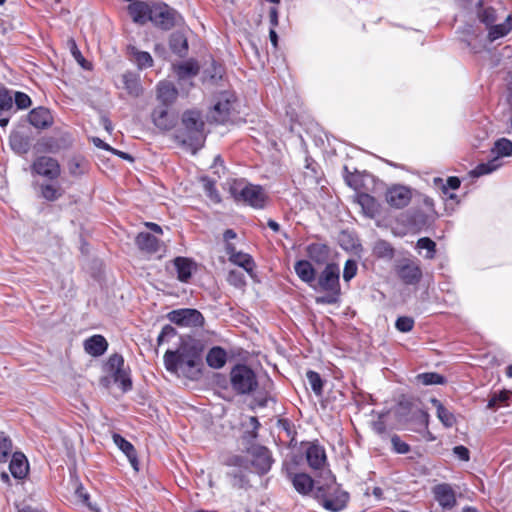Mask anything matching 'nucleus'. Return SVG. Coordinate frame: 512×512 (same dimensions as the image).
I'll list each match as a JSON object with an SVG mask.
<instances>
[{
    "label": "nucleus",
    "instance_id": "45",
    "mask_svg": "<svg viewBox=\"0 0 512 512\" xmlns=\"http://www.w3.org/2000/svg\"><path fill=\"white\" fill-rule=\"evenodd\" d=\"M373 252L376 256L381 258H392L394 254L392 246L383 240H379L375 243Z\"/></svg>",
    "mask_w": 512,
    "mask_h": 512
},
{
    "label": "nucleus",
    "instance_id": "41",
    "mask_svg": "<svg viewBox=\"0 0 512 512\" xmlns=\"http://www.w3.org/2000/svg\"><path fill=\"white\" fill-rule=\"evenodd\" d=\"M164 364L168 371H180V350L178 352L167 351L164 355Z\"/></svg>",
    "mask_w": 512,
    "mask_h": 512
},
{
    "label": "nucleus",
    "instance_id": "13",
    "mask_svg": "<svg viewBox=\"0 0 512 512\" xmlns=\"http://www.w3.org/2000/svg\"><path fill=\"white\" fill-rule=\"evenodd\" d=\"M251 465L258 474L267 473L272 466V458L269 450L263 446H254L250 449Z\"/></svg>",
    "mask_w": 512,
    "mask_h": 512
},
{
    "label": "nucleus",
    "instance_id": "55",
    "mask_svg": "<svg viewBox=\"0 0 512 512\" xmlns=\"http://www.w3.org/2000/svg\"><path fill=\"white\" fill-rule=\"evenodd\" d=\"M395 326L400 332L406 333L413 329L414 320L410 317H399L396 320Z\"/></svg>",
    "mask_w": 512,
    "mask_h": 512
},
{
    "label": "nucleus",
    "instance_id": "51",
    "mask_svg": "<svg viewBox=\"0 0 512 512\" xmlns=\"http://www.w3.org/2000/svg\"><path fill=\"white\" fill-rule=\"evenodd\" d=\"M479 18L481 22L486 24L488 29L492 26V24L496 21V12L493 8H485L479 13Z\"/></svg>",
    "mask_w": 512,
    "mask_h": 512
},
{
    "label": "nucleus",
    "instance_id": "12",
    "mask_svg": "<svg viewBox=\"0 0 512 512\" xmlns=\"http://www.w3.org/2000/svg\"><path fill=\"white\" fill-rule=\"evenodd\" d=\"M399 278L408 285L416 284L422 277V270L419 264L410 259H404L399 262L396 268Z\"/></svg>",
    "mask_w": 512,
    "mask_h": 512
},
{
    "label": "nucleus",
    "instance_id": "32",
    "mask_svg": "<svg viewBox=\"0 0 512 512\" xmlns=\"http://www.w3.org/2000/svg\"><path fill=\"white\" fill-rule=\"evenodd\" d=\"M227 360V354L221 347H213L206 356L207 364L214 368H222Z\"/></svg>",
    "mask_w": 512,
    "mask_h": 512
},
{
    "label": "nucleus",
    "instance_id": "17",
    "mask_svg": "<svg viewBox=\"0 0 512 512\" xmlns=\"http://www.w3.org/2000/svg\"><path fill=\"white\" fill-rule=\"evenodd\" d=\"M306 459L312 469H321L326 463L325 449L318 444H311L306 450Z\"/></svg>",
    "mask_w": 512,
    "mask_h": 512
},
{
    "label": "nucleus",
    "instance_id": "60",
    "mask_svg": "<svg viewBox=\"0 0 512 512\" xmlns=\"http://www.w3.org/2000/svg\"><path fill=\"white\" fill-rule=\"evenodd\" d=\"M453 454L461 461L468 462L470 460V451L463 445L455 446Z\"/></svg>",
    "mask_w": 512,
    "mask_h": 512
},
{
    "label": "nucleus",
    "instance_id": "39",
    "mask_svg": "<svg viewBox=\"0 0 512 512\" xmlns=\"http://www.w3.org/2000/svg\"><path fill=\"white\" fill-rule=\"evenodd\" d=\"M10 146L19 154H24L29 149V141L19 133H13L10 135Z\"/></svg>",
    "mask_w": 512,
    "mask_h": 512
},
{
    "label": "nucleus",
    "instance_id": "30",
    "mask_svg": "<svg viewBox=\"0 0 512 512\" xmlns=\"http://www.w3.org/2000/svg\"><path fill=\"white\" fill-rule=\"evenodd\" d=\"M174 265L177 270L178 279L181 282H187L194 270V263L183 257H178L174 260Z\"/></svg>",
    "mask_w": 512,
    "mask_h": 512
},
{
    "label": "nucleus",
    "instance_id": "38",
    "mask_svg": "<svg viewBox=\"0 0 512 512\" xmlns=\"http://www.w3.org/2000/svg\"><path fill=\"white\" fill-rule=\"evenodd\" d=\"M492 152L496 157H507L512 155V142L509 139L501 138L494 143Z\"/></svg>",
    "mask_w": 512,
    "mask_h": 512
},
{
    "label": "nucleus",
    "instance_id": "8",
    "mask_svg": "<svg viewBox=\"0 0 512 512\" xmlns=\"http://www.w3.org/2000/svg\"><path fill=\"white\" fill-rule=\"evenodd\" d=\"M32 171L49 180L59 177L61 169L58 161L52 157H38L32 164Z\"/></svg>",
    "mask_w": 512,
    "mask_h": 512
},
{
    "label": "nucleus",
    "instance_id": "64",
    "mask_svg": "<svg viewBox=\"0 0 512 512\" xmlns=\"http://www.w3.org/2000/svg\"><path fill=\"white\" fill-rule=\"evenodd\" d=\"M417 418L419 422L425 427H428L429 423V414L426 411L418 410L417 411Z\"/></svg>",
    "mask_w": 512,
    "mask_h": 512
},
{
    "label": "nucleus",
    "instance_id": "48",
    "mask_svg": "<svg viewBox=\"0 0 512 512\" xmlns=\"http://www.w3.org/2000/svg\"><path fill=\"white\" fill-rule=\"evenodd\" d=\"M41 194L48 201H55L61 196L60 188L54 184L41 186Z\"/></svg>",
    "mask_w": 512,
    "mask_h": 512
},
{
    "label": "nucleus",
    "instance_id": "9",
    "mask_svg": "<svg viewBox=\"0 0 512 512\" xmlns=\"http://www.w3.org/2000/svg\"><path fill=\"white\" fill-rule=\"evenodd\" d=\"M412 198V191L404 185H393L387 189L385 199L387 203L396 209L406 207Z\"/></svg>",
    "mask_w": 512,
    "mask_h": 512
},
{
    "label": "nucleus",
    "instance_id": "42",
    "mask_svg": "<svg viewBox=\"0 0 512 512\" xmlns=\"http://www.w3.org/2000/svg\"><path fill=\"white\" fill-rule=\"evenodd\" d=\"M416 248L421 250H426L425 258L433 259L436 253V244L428 237L420 238L416 243Z\"/></svg>",
    "mask_w": 512,
    "mask_h": 512
},
{
    "label": "nucleus",
    "instance_id": "34",
    "mask_svg": "<svg viewBox=\"0 0 512 512\" xmlns=\"http://www.w3.org/2000/svg\"><path fill=\"white\" fill-rule=\"evenodd\" d=\"M122 80L124 88L130 95L137 97L142 93V86L136 74L127 72L123 74Z\"/></svg>",
    "mask_w": 512,
    "mask_h": 512
},
{
    "label": "nucleus",
    "instance_id": "33",
    "mask_svg": "<svg viewBox=\"0 0 512 512\" xmlns=\"http://www.w3.org/2000/svg\"><path fill=\"white\" fill-rule=\"evenodd\" d=\"M291 481L296 491L304 495L308 494L313 488L312 478L305 473L293 475Z\"/></svg>",
    "mask_w": 512,
    "mask_h": 512
},
{
    "label": "nucleus",
    "instance_id": "59",
    "mask_svg": "<svg viewBox=\"0 0 512 512\" xmlns=\"http://www.w3.org/2000/svg\"><path fill=\"white\" fill-rule=\"evenodd\" d=\"M340 292H328L325 296H319L316 298L318 304H335L338 302Z\"/></svg>",
    "mask_w": 512,
    "mask_h": 512
},
{
    "label": "nucleus",
    "instance_id": "26",
    "mask_svg": "<svg viewBox=\"0 0 512 512\" xmlns=\"http://www.w3.org/2000/svg\"><path fill=\"white\" fill-rule=\"evenodd\" d=\"M113 441L115 445L128 457L134 469L137 470L136 451L133 445L119 434L113 435Z\"/></svg>",
    "mask_w": 512,
    "mask_h": 512
},
{
    "label": "nucleus",
    "instance_id": "23",
    "mask_svg": "<svg viewBox=\"0 0 512 512\" xmlns=\"http://www.w3.org/2000/svg\"><path fill=\"white\" fill-rule=\"evenodd\" d=\"M357 203L361 206L363 213L369 218H374L379 213L378 202L367 193L358 194Z\"/></svg>",
    "mask_w": 512,
    "mask_h": 512
},
{
    "label": "nucleus",
    "instance_id": "63",
    "mask_svg": "<svg viewBox=\"0 0 512 512\" xmlns=\"http://www.w3.org/2000/svg\"><path fill=\"white\" fill-rule=\"evenodd\" d=\"M269 20H270V25H271V28H276L278 26V23H279V19H278V10L276 7H272L270 8V11H269Z\"/></svg>",
    "mask_w": 512,
    "mask_h": 512
},
{
    "label": "nucleus",
    "instance_id": "20",
    "mask_svg": "<svg viewBox=\"0 0 512 512\" xmlns=\"http://www.w3.org/2000/svg\"><path fill=\"white\" fill-rule=\"evenodd\" d=\"M152 9L145 2L135 1L128 6V12L135 23L144 24L149 20Z\"/></svg>",
    "mask_w": 512,
    "mask_h": 512
},
{
    "label": "nucleus",
    "instance_id": "50",
    "mask_svg": "<svg viewBox=\"0 0 512 512\" xmlns=\"http://www.w3.org/2000/svg\"><path fill=\"white\" fill-rule=\"evenodd\" d=\"M357 270H358V267H357L356 261H354L352 259H348L344 265L343 279L346 282H349L352 278H354L356 276Z\"/></svg>",
    "mask_w": 512,
    "mask_h": 512
},
{
    "label": "nucleus",
    "instance_id": "2",
    "mask_svg": "<svg viewBox=\"0 0 512 512\" xmlns=\"http://www.w3.org/2000/svg\"><path fill=\"white\" fill-rule=\"evenodd\" d=\"M230 193L238 202H243L253 208H264L267 195L263 188L246 182L243 179L233 180L230 184Z\"/></svg>",
    "mask_w": 512,
    "mask_h": 512
},
{
    "label": "nucleus",
    "instance_id": "15",
    "mask_svg": "<svg viewBox=\"0 0 512 512\" xmlns=\"http://www.w3.org/2000/svg\"><path fill=\"white\" fill-rule=\"evenodd\" d=\"M151 117L154 125L161 130H170L175 125V117L169 113L168 106H157Z\"/></svg>",
    "mask_w": 512,
    "mask_h": 512
},
{
    "label": "nucleus",
    "instance_id": "57",
    "mask_svg": "<svg viewBox=\"0 0 512 512\" xmlns=\"http://www.w3.org/2000/svg\"><path fill=\"white\" fill-rule=\"evenodd\" d=\"M171 48L177 53H181L187 49V42L181 35H173L171 40Z\"/></svg>",
    "mask_w": 512,
    "mask_h": 512
},
{
    "label": "nucleus",
    "instance_id": "49",
    "mask_svg": "<svg viewBox=\"0 0 512 512\" xmlns=\"http://www.w3.org/2000/svg\"><path fill=\"white\" fill-rule=\"evenodd\" d=\"M12 451V442L9 437L0 433V462H5Z\"/></svg>",
    "mask_w": 512,
    "mask_h": 512
},
{
    "label": "nucleus",
    "instance_id": "47",
    "mask_svg": "<svg viewBox=\"0 0 512 512\" xmlns=\"http://www.w3.org/2000/svg\"><path fill=\"white\" fill-rule=\"evenodd\" d=\"M306 377L313 392L316 395H321L323 389V382L320 375L317 372L310 370L306 373Z\"/></svg>",
    "mask_w": 512,
    "mask_h": 512
},
{
    "label": "nucleus",
    "instance_id": "19",
    "mask_svg": "<svg viewBox=\"0 0 512 512\" xmlns=\"http://www.w3.org/2000/svg\"><path fill=\"white\" fill-rule=\"evenodd\" d=\"M108 348V343L102 335H94L84 342L85 351L91 356H101Z\"/></svg>",
    "mask_w": 512,
    "mask_h": 512
},
{
    "label": "nucleus",
    "instance_id": "7",
    "mask_svg": "<svg viewBox=\"0 0 512 512\" xmlns=\"http://www.w3.org/2000/svg\"><path fill=\"white\" fill-rule=\"evenodd\" d=\"M149 20L164 30H169L178 24L182 18L174 9L167 5L157 6L152 9Z\"/></svg>",
    "mask_w": 512,
    "mask_h": 512
},
{
    "label": "nucleus",
    "instance_id": "54",
    "mask_svg": "<svg viewBox=\"0 0 512 512\" xmlns=\"http://www.w3.org/2000/svg\"><path fill=\"white\" fill-rule=\"evenodd\" d=\"M76 497L86 506L89 507V509L93 512H98V508L94 506L92 503L89 502V494L85 491V489L79 485L75 490Z\"/></svg>",
    "mask_w": 512,
    "mask_h": 512
},
{
    "label": "nucleus",
    "instance_id": "11",
    "mask_svg": "<svg viewBox=\"0 0 512 512\" xmlns=\"http://www.w3.org/2000/svg\"><path fill=\"white\" fill-rule=\"evenodd\" d=\"M317 287L321 291L340 292L339 269L334 264L327 265L320 274Z\"/></svg>",
    "mask_w": 512,
    "mask_h": 512
},
{
    "label": "nucleus",
    "instance_id": "10",
    "mask_svg": "<svg viewBox=\"0 0 512 512\" xmlns=\"http://www.w3.org/2000/svg\"><path fill=\"white\" fill-rule=\"evenodd\" d=\"M169 320L179 326H201L204 318L202 314L195 309L174 310L168 315Z\"/></svg>",
    "mask_w": 512,
    "mask_h": 512
},
{
    "label": "nucleus",
    "instance_id": "36",
    "mask_svg": "<svg viewBox=\"0 0 512 512\" xmlns=\"http://www.w3.org/2000/svg\"><path fill=\"white\" fill-rule=\"evenodd\" d=\"M501 165L502 162L500 161V159L498 157H494L493 159L489 160L486 163H481L477 165L475 169L471 171V175L473 177L487 175L496 171Z\"/></svg>",
    "mask_w": 512,
    "mask_h": 512
},
{
    "label": "nucleus",
    "instance_id": "53",
    "mask_svg": "<svg viewBox=\"0 0 512 512\" xmlns=\"http://www.w3.org/2000/svg\"><path fill=\"white\" fill-rule=\"evenodd\" d=\"M68 169L72 176H80L85 173V163L79 159H72L68 163Z\"/></svg>",
    "mask_w": 512,
    "mask_h": 512
},
{
    "label": "nucleus",
    "instance_id": "56",
    "mask_svg": "<svg viewBox=\"0 0 512 512\" xmlns=\"http://www.w3.org/2000/svg\"><path fill=\"white\" fill-rule=\"evenodd\" d=\"M15 105L17 109H26L31 105L30 97L23 92H16L14 96Z\"/></svg>",
    "mask_w": 512,
    "mask_h": 512
},
{
    "label": "nucleus",
    "instance_id": "58",
    "mask_svg": "<svg viewBox=\"0 0 512 512\" xmlns=\"http://www.w3.org/2000/svg\"><path fill=\"white\" fill-rule=\"evenodd\" d=\"M391 443L393 449L399 454H405L409 451V446L405 442H403L398 436H393L391 438Z\"/></svg>",
    "mask_w": 512,
    "mask_h": 512
},
{
    "label": "nucleus",
    "instance_id": "46",
    "mask_svg": "<svg viewBox=\"0 0 512 512\" xmlns=\"http://www.w3.org/2000/svg\"><path fill=\"white\" fill-rule=\"evenodd\" d=\"M124 366H125L124 358L122 357V355L113 354L108 358V360L105 364V371L108 375H110L114 371H117Z\"/></svg>",
    "mask_w": 512,
    "mask_h": 512
},
{
    "label": "nucleus",
    "instance_id": "43",
    "mask_svg": "<svg viewBox=\"0 0 512 512\" xmlns=\"http://www.w3.org/2000/svg\"><path fill=\"white\" fill-rule=\"evenodd\" d=\"M201 181L203 183V188L207 197L214 203H220L221 197L217 189L215 188L214 181L210 180L207 177H202Z\"/></svg>",
    "mask_w": 512,
    "mask_h": 512
},
{
    "label": "nucleus",
    "instance_id": "29",
    "mask_svg": "<svg viewBox=\"0 0 512 512\" xmlns=\"http://www.w3.org/2000/svg\"><path fill=\"white\" fill-rule=\"evenodd\" d=\"M512 30V14L508 15L503 23L494 25L489 28L488 38L490 41H495L499 38L506 36Z\"/></svg>",
    "mask_w": 512,
    "mask_h": 512
},
{
    "label": "nucleus",
    "instance_id": "21",
    "mask_svg": "<svg viewBox=\"0 0 512 512\" xmlns=\"http://www.w3.org/2000/svg\"><path fill=\"white\" fill-rule=\"evenodd\" d=\"M11 474L17 479H23L28 473V462L24 454L14 453L9 465Z\"/></svg>",
    "mask_w": 512,
    "mask_h": 512
},
{
    "label": "nucleus",
    "instance_id": "62",
    "mask_svg": "<svg viewBox=\"0 0 512 512\" xmlns=\"http://www.w3.org/2000/svg\"><path fill=\"white\" fill-rule=\"evenodd\" d=\"M460 180L457 177H449L446 181V185L443 187L444 193H446L447 188H450L452 190H456L460 186Z\"/></svg>",
    "mask_w": 512,
    "mask_h": 512
},
{
    "label": "nucleus",
    "instance_id": "35",
    "mask_svg": "<svg viewBox=\"0 0 512 512\" xmlns=\"http://www.w3.org/2000/svg\"><path fill=\"white\" fill-rule=\"evenodd\" d=\"M115 383L119 384L123 392H127L132 388L130 371L125 366L109 375Z\"/></svg>",
    "mask_w": 512,
    "mask_h": 512
},
{
    "label": "nucleus",
    "instance_id": "1",
    "mask_svg": "<svg viewBox=\"0 0 512 512\" xmlns=\"http://www.w3.org/2000/svg\"><path fill=\"white\" fill-rule=\"evenodd\" d=\"M176 139L195 154L204 144V122L197 110L185 111L182 115V126L176 134Z\"/></svg>",
    "mask_w": 512,
    "mask_h": 512
},
{
    "label": "nucleus",
    "instance_id": "52",
    "mask_svg": "<svg viewBox=\"0 0 512 512\" xmlns=\"http://www.w3.org/2000/svg\"><path fill=\"white\" fill-rule=\"evenodd\" d=\"M227 281L237 288H241L245 285L244 274L238 270H231L228 274Z\"/></svg>",
    "mask_w": 512,
    "mask_h": 512
},
{
    "label": "nucleus",
    "instance_id": "27",
    "mask_svg": "<svg viewBox=\"0 0 512 512\" xmlns=\"http://www.w3.org/2000/svg\"><path fill=\"white\" fill-rule=\"evenodd\" d=\"M128 53L139 69L149 68L153 65V59L148 52L140 51L134 46H129Z\"/></svg>",
    "mask_w": 512,
    "mask_h": 512
},
{
    "label": "nucleus",
    "instance_id": "16",
    "mask_svg": "<svg viewBox=\"0 0 512 512\" xmlns=\"http://www.w3.org/2000/svg\"><path fill=\"white\" fill-rule=\"evenodd\" d=\"M157 100L161 103V106L172 105L178 96L176 87L168 81H161L157 85Z\"/></svg>",
    "mask_w": 512,
    "mask_h": 512
},
{
    "label": "nucleus",
    "instance_id": "3",
    "mask_svg": "<svg viewBox=\"0 0 512 512\" xmlns=\"http://www.w3.org/2000/svg\"><path fill=\"white\" fill-rule=\"evenodd\" d=\"M230 383L237 394H250L258 386L255 372L246 365L239 364L230 372Z\"/></svg>",
    "mask_w": 512,
    "mask_h": 512
},
{
    "label": "nucleus",
    "instance_id": "44",
    "mask_svg": "<svg viewBox=\"0 0 512 512\" xmlns=\"http://www.w3.org/2000/svg\"><path fill=\"white\" fill-rule=\"evenodd\" d=\"M416 379L423 385H434L445 383V378L435 372L421 373L416 376Z\"/></svg>",
    "mask_w": 512,
    "mask_h": 512
},
{
    "label": "nucleus",
    "instance_id": "25",
    "mask_svg": "<svg viewBox=\"0 0 512 512\" xmlns=\"http://www.w3.org/2000/svg\"><path fill=\"white\" fill-rule=\"evenodd\" d=\"M295 272L298 277L308 283L312 284L315 281V269L312 264L307 260H299L294 266Z\"/></svg>",
    "mask_w": 512,
    "mask_h": 512
},
{
    "label": "nucleus",
    "instance_id": "31",
    "mask_svg": "<svg viewBox=\"0 0 512 512\" xmlns=\"http://www.w3.org/2000/svg\"><path fill=\"white\" fill-rule=\"evenodd\" d=\"M307 254L311 260L322 264L329 258V248L322 243H312L307 247Z\"/></svg>",
    "mask_w": 512,
    "mask_h": 512
},
{
    "label": "nucleus",
    "instance_id": "28",
    "mask_svg": "<svg viewBox=\"0 0 512 512\" xmlns=\"http://www.w3.org/2000/svg\"><path fill=\"white\" fill-rule=\"evenodd\" d=\"M430 402L436 408L437 417L445 427L450 428L456 423L454 414L446 409L441 401L436 398H432Z\"/></svg>",
    "mask_w": 512,
    "mask_h": 512
},
{
    "label": "nucleus",
    "instance_id": "40",
    "mask_svg": "<svg viewBox=\"0 0 512 512\" xmlns=\"http://www.w3.org/2000/svg\"><path fill=\"white\" fill-rule=\"evenodd\" d=\"M230 261L242 267L249 274H251L253 271L254 262L249 254L238 252L237 254L232 256V259Z\"/></svg>",
    "mask_w": 512,
    "mask_h": 512
},
{
    "label": "nucleus",
    "instance_id": "14",
    "mask_svg": "<svg viewBox=\"0 0 512 512\" xmlns=\"http://www.w3.org/2000/svg\"><path fill=\"white\" fill-rule=\"evenodd\" d=\"M435 500L444 509H451L456 504V495L453 488L447 483L435 485L432 489Z\"/></svg>",
    "mask_w": 512,
    "mask_h": 512
},
{
    "label": "nucleus",
    "instance_id": "5",
    "mask_svg": "<svg viewBox=\"0 0 512 512\" xmlns=\"http://www.w3.org/2000/svg\"><path fill=\"white\" fill-rule=\"evenodd\" d=\"M317 498L322 502L325 509L338 512L346 507L349 500V494L334 485L324 491L319 488L316 494Z\"/></svg>",
    "mask_w": 512,
    "mask_h": 512
},
{
    "label": "nucleus",
    "instance_id": "61",
    "mask_svg": "<svg viewBox=\"0 0 512 512\" xmlns=\"http://www.w3.org/2000/svg\"><path fill=\"white\" fill-rule=\"evenodd\" d=\"M175 334H176L175 329L172 326H170V325L164 326L158 336V343L161 344L165 340V338L172 337Z\"/></svg>",
    "mask_w": 512,
    "mask_h": 512
},
{
    "label": "nucleus",
    "instance_id": "24",
    "mask_svg": "<svg viewBox=\"0 0 512 512\" xmlns=\"http://www.w3.org/2000/svg\"><path fill=\"white\" fill-rule=\"evenodd\" d=\"M138 248L147 253H155L159 249V240L147 232H141L136 237Z\"/></svg>",
    "mask_w": 512,
    "mask_h": 512
},
{
    "label": "nucleus",
    "instance_id": "6",
    "mask_svg": "<svg viewBox=\"0 0 512 512\" xmlns=\"http://www.w3.org/2000/svg\"><path fill=\"white\" fill-rule=\"evenodd\" d=\"M235 96L233 93L224 91L215 98L213 107L210 111V118L216 123L226 122L233 110Z\"/></svg>",
    "mask_w": 512,
    "mask_h": 512
},
{
    "label": "nucleus",
    "instance_id": "37",
    "mask_svg": "<svg viewBox=\"0 0 512 512\" xmlns=\"http://www.w3.org/2000/svg\"><path fill=\"white\" fill-rule=\"evenodd\" d=\"M199 71V67L194 61H186L175 67V72L180 79L195 76Z\"/></svg>",
    "mask_w": 512,
    "mask_h": 512
},
{
    "label": "nucleus",
    "instance_id": "4",
    "mask_svg": "<svg viewBox=\"0 0 512 512\" xmlns=\"http://www.w3.org/2000/svg\"><path fill=\"white\" fill-rule=\"evenodd\" d=\"M200 350L189 347L187 344L180 348V373L189 379H197L200 376Z\"/></svg>",
    "mask_w": 512,
    "mask_h": 512
},
{
    "label": "nucleus",
    "instance_id": "18",
    "mask_svg": "<svg viewBox=\"0 0 512 512\" xmlns=\"http://www.w3.org/2000/svg\"><path fill=\"white\" fill-rule=\"evenodd\" d=\"M28 120L32 126L38 129L46 128L52 123L49 110L43 107L33 109L28 115Z\"/></svg>",
    "mask_w": 512,
    "mask_h": 512
},
{
    "label": "nucleus",
    "instance_id": "22",
    "mask_svg": "<svg viewBox=\"0 0 512 512\" xmlns=\"http://www.w3.org/2000/svg\"><path fill=\"white\" fill-rule=\"evenodd\" d=\"M13 109V97L8 90H0V126L5 127L9 122V115Z\"/></svg>",
    "mask_w": 512,
    "mask_h": 512
}]
</instances>
